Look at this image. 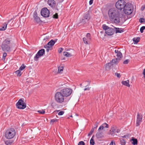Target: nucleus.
<instances>
[{
    "label": "nucleus",
    "instance_id": "8",
    "mask_svg": "<svg viewBox=\"0 0 145 145\" xmlns=\"http://www.w3.org/2000/svg\"><path fill=\"white\" fill-rule=\"evenodd\" d=\"M16 105L17 108L19 109H24L26 106V103L22 99H20L18 100Z\"/></svg>",
    "mask_w": 145,
    "mask_h": 145
},
{
    "label": "nucleus",
    "instance_id": "49",
    "mask_svg": "<svg viewBox=\"0 0 145 145\" xmlns=\"http://www.w3.org/2000/svg\"><path fill=\"white\" fill-rule=\"evenodd\" d=\"M115 145V144L114 141H112L110 143V145Z\"/></svg>",
    "mask_w": 145,
    "mask_h": 145
},
{
    "label": "nucleus",
    "instance_id": "51",
    "mask_svg": "<svg viewBox=\"0 0 145 145\" xmlns=\"http://www.w3.org/2000/svg\"><path fill=\"white\" fill-rule=\"evenodd\" d=\"M145 8V5L143 6L141 8V10L142 11H143Z\"/></svg>",
    "mask_w": 145,
    "mask_h": 145
},
{
    "label": "nucleus",
    "instance_id": "35",
    "mask_svg": "<svg viewBox=\"0 0 145 145\" xmlns=\"http://www.w3.org/2000/svg\"><path fill=\"white\" fill-rule=\"evenodd\" d=\"M110 131L111 132V134H113L116 132V130L114 128H112L111 129Z\"/></svg>",
    "mask_w": 145,
    "mask_h": 145
},
{
    "label": "nucleus",
    "instance_id": "44",
    "mask_svg": "<svg viewBox=\"0 0 145 145\" xmlns=\"http://www.w3.org/2000/svg\"><path fill=\"white\" fill-rule=\"evenodd\" d=\"M115 76H116L118 78H120L121 77L120 74V73H118L117 72H116L115 73Z\"/></svg>",
    "mask_w": 145,
    "mask_h": 145
},
{
    "label": "nucleus",
    "instance_id": "27",
    "mask_svg": "<svg viewBox=\"0 0 145 145\" xmlns=\"http://www.w3.org/2000/svg\"><path fill=\"white\" fill-rule=\"evenodd\" d=\"M94 137V135H93L90 140V144L91 145H94L95 144V142L93 138Z\"/></svg>",
    "mask_w": 145,
    "mask_h": 145
},
{
    "label": "nucleus",
    "instance_id": "21",
    "mask_svg": "<svg viewBox=\"0 0 145 145\" xmlns=\"http://www.w3.org/2000/svg\"><path fill=\"white\" fill-rule=\"evenodd\" d=\"M55 1L54 0H48V4L49 6L52 7L54 5Z\"/></svg>",
    "mask_w": 145,
    "mask_h": 145
},
{
    "label": "nucleus",
    "instance_id": "32",
    "mask_svg": "<svg viewBox=\"0 0 145 145\" xmlns=\"http://www.w3.org/2000/svg\"><path fill=\"white\" fill-rule=\"evenodd\" d=\"M89 40V39H87L86 38L84 37L83 38V40L85 44H88V41Z\"/></svg>",
    "mask_w": 145,
    "mask_h": 145
},
{
    "label": "nucleus",
    "instance_id": "53",
    "mask_svg": "<svg viewBox=\"0 0 145 145\" xmlns=\"http://www.w3.org/2000/svg\"><path fill=\"white\" fill-rule=\"evenodd\" d=\"M93 0H90L89 1V4L90 5H91L93 3Z\"/></svg>",
    "mask_w": 145,
    "mask_h": 145
},
{
    "label": "nucleus",
    "instance_id": "7",
    "mask_svg": "<svg viewBox=\"0 0 145 145\" xmlns=\"http://www.w3.org/2000/svg\"><path fill=\"white\" fill-rule=\"evenodd\" d=\"M126 3L124 0H119L116 3V8L119 10H121L125 7Z\"/></svg>",
    "mask_w": 145,
    "mask_h": 145
},
{
    "label": "nucleus",
    "instance_id": "38",
    "mask_svg": "<svg viewBox=\"0 0 145 145\" xmlns=\"http://www.w3.org/2000/svg\"><path fill=\"white\" fill-rule=\"evenodd\" d=\"M87 21H86V20L84 19V18L82 19L81 21V22L83 24H84L86 23V22Z\"/></svg>",
    "mask_w": 145,
    "mask_h": 145
},
{
    "label": "nucleus",
    "instance_id": "25",
    "mask_svg": "<svg viewBox=\"0 0 145 145\" xmlns=\"http://www.w3.org/2000/svg\"><path fill=\"white\" fill-rule=\"evenodd\" d=\"M14 141L12 140H8L5 141V143L7 145H11Z\"/></svg>",
    "mask_w": 145,
    "mask_h": 145
},
{
    "label": "nucleus",
    "instance_id": "30",
    "mask_svg": "<svg viewBox=\"0 0 145 145\" xmlns=\"http://www.w3.org/2000/svg\"><path fill=\"white\" fill-rule=\"evenodd\" d=\"M139 22L142 24H145V19L143 18H141L139 19Z\"/></svg>",
    "mask_w": 145,
    "mask_h": 145
},
{
    "label": "nucleus",
    "instance_id": "55",
    "mask_svg": "<svg viewBox=\"0 0 145 145\" xmlns=\"http://www.w3.org/2000/svg\"><path fill=\"white\" fill-rule=\"evenodd\" d=\"M122 138H127L128 137V136H127V135H124L123 136H122Z\"/></svg>",
    "mask_w": 145,
    "mask_h": 145
},
{
    "label": "nucleus",
    "instance_id": "43",
    "mask_svg": "<svg viewBox=\"0 0 145 145\" xmlns=\"http://www.w3.org/2000/svg\"><path fill=\"white\" fill-rule=\"evenodd\" d=\"M78 145H85V144L83 141H81L79 142Z\"/></svg>",
    "mask_w": 145,
    "mask_h": 145
},
{
    "label": "nucleus",
    "instance_id": "1",
    "mask_svg": "<svg viewBox=\"0 0 145 145\" xmlns=\"http://www.w3.org/2000/svg\"><path fill=\"white\" fill-rule=\"evenodd\" d=\"M108 15L112 22L117 24L120 22V13L117 9L114 8L110 9L108 11Z\"/></svg>",
    "mask_w": 145,
    "mask_h": 145
},
{
    "label": "nucleus",
    "instance_id": "14",
    "mask_svg": "<svg viewBox=\"0 0 145 145\" xmlns=\"http://www.w3.org/2000/svg\"><path fill=\"white\" fill-rule=\"evenodd\" d=\"M13 18H11L10 20H8L7 22L4 23L1 26V31H5L7 28V25L11 21L13 20Z\"/></svg>",
    "mask_w": 145,
    "mask_h": 145
},
{
    "label": "nucleus",
    "instance_id": "46",
    "mask_svg": "<svg viewBox=\"0 0 145 145\" xmlns=\"http://www.w3.org/2000/svg\"><path fill=\"white\" fill-rule=\"evenodd\" d=\"M64 113V112L63 111H61L59 112L58 114L59 115H62Z\"/></svg>",
    "mask_w": 145,
    "mask_h": 145
},
{
    "label": "nucleus",
    "instance_id": "61",
    "mask_svg": "<svg viewBox=\"0 0 145 145\" xmlns=\"http://www.w3.org/2000/svg\"><path fill=\"white\" fill-rule=\"evenodd\" d=\"M64 0H59V2H60V3H61Z\"/></svg>",
    "mask_w": 145,
    "mask_h": 145
},
{
    "label": "nucleus",
    "instance_id": "60",
    "mask_svg": "<svg viewBox=\"0 0 145 145\" xmlns=\"http://www.w3.org/2000/svg\"><path fill=\"white\" fill-rule=\"evenodd\" d=\"M120 131V130L117 129L116 131V132H117V133H118V132H119Z\"/></svg>",
    "mask_w": 145,
    "mask_h": 145
},
{
    "label": "nucleus",
    "instance_id": "54",
    "mask_svg": "<svg viewBox=\"0 0 145 145\" xmlns=\"http://www.w3.org/2000/svg\"><path fill=\"white\" fill-rule=\"evenodd\" d=\"M90 88H88V87L84 89V91H86V90H90Z\"/></svg>",
    "mask_w": 145,
    "mask_h": 145
},
{
    "label": "nucleus",
    "instance_id": "34",
    "mask_svg": "<svg viewBox=\"0 0 145 145\" xmlns=\"http://www.w3.org/2000/svg\"><path fill=\"white\" fill-rule=\"evenodd\" d=\"M26 67V66L24 64H22V66L20 67L19 69L20 70H23Z\"/></svg>",
    "mask_w": 145,
    "mask_h": 145
},
{
    "label": "nucleus",
    "instance_id": "23",
    "mask_svg": "<svg viewBox=\"0 0 145 145\" xmlns=\"http://www.w3.org/2000/svg\"><path fill=\"white\" fill-rule=\"evenodd\" d=\"M56 42V41H55L52 40H51L48 43V46H53Z\"/></svg>",
    "mask_w": 145,
    "mask_h": 145
},
{
    "label": "nucleus",
    "instance_id": "24",
    "mask_svg": "<svg viewBox=\"0 0 145 145\" xmlns=\"http://www.w3.org/2000/svg\"><path fill=\"white\" fill-rule=\"evenodd\" d=\"M131 141H132L133 142H132V144L133 145H137V140L134 138H132L131 139Z\"/></svg>",
    "mask_w": 145,
    "mask_h": 145
},
{
    "label": "nucleus",
    "instance_id": "19",
    "mask_svg": "<svg viewBox=\"0 0 145 145\" xmlns=\"http://www.w3.org/2000/svg\"><path fill=\"white\" fill-rule=\"evenodd\" d=\"M129 80H127L126 81H123L122 82V84L127 86L128 87H129L130 86V85L129 84Z\"/></svg>",
    "mask_w": 145,
    "mask_h": 145
},
{
    "label": "nucleus",
    "instance_id": "6",
    "mask_svg": "<svg viewBox=\"0 0 145 145\" xmlns=\"http://www.w3.org/2000/svg\"><path fill=\"white\" fill-rule=\"evenodd\" d=\"M102 28L105 31L106 34L108 35H112L114 33L115 30L113 28L110 27L105 24H103L102 26Z\"/></svg>",
    "mask_w": 145,
    "mask_h": 145
},
{
    "label": "nucleus",
    "instance_id": "33",
    "mask_svg": "<svg viewBox=\"0 0 145 145\" xmlns=\"http://www.w3.org/2000/svg\"><path fill=\"white\" fill-rule=\"evenodd\" d=\"M63 67L62 66H59L58 67V71L59 73L61 71H63Z\"/></svg>",
    "mask_w": 145,
    "mask_h": 145
},
{
    "label": "nucleus",
    "instance_id": "36",
    "mask_svg": "<svg viewBox=\"0 0 145 145\" xmlns=\"http://www.w3.org/2000/svg\"><path fill=\"white\" fill-rule=\"evenodd\" d=\"M94 131V128H92L90 131L89 133H88V136H90L92 134V133H93Z\"/></svg>",
    "mask_w": 145,
    "mask_h": 145
},
{
    "label": "nucleus",
    "instance_id": "48",
    "mask_svg": "<svg viewBox=\"0 0 145 145\" xmlns=\"http://www.w3.org/2000/svg\"><path fill=\"white\" fill-rule=\"evenodd\" d=\"M63 50V49L61 48H59V50H58V52L59 53H61Z\"/></svg>",
    "mask_w": 145,
    "mask_h": 145
},
{
    "label": "nucleus",
    "instance_id": "18",
    "mask_svg": "<svg viewBox=\"0 0 145 145\" xmlns=\"http://www.w3.org/2000/svg\"><path fill=\"white\" fill-rule=\"evenodd\" d=\"M96 136L98 139L102 138L103 137V133L99 132H98L96 133Z\"/></svg>",
    "mask_w": 145,
    "mask_h": 145
},
{
    "label": "nucleus",
    "instance_id": "58",
    "mask_svg": "<svg viewBox=\"0 0 145 145\" xmlns=\"http://www.w3.org/2000/svg\"><path fill=\"white\" fill-rule=\"evenodd\" d=\"M48 49L49 50H51L52 49V48L51 46H49V47H48Z\"/></svg>",
    "mask_w": 145,
    "mask_h": 145
},
{
    "label": "nucleus",
    "instance_id": "13",
    "mask_svg": "<svg viewBox=\"0 0 145 145\" xmlns=\"http://www.w3.org/2000/svg\"><path fill=\"white\" fill-rule=\"evenodd\" d=\"M142 117L143 116L142 115H140L139 113H137V119L136 123V126H138L140 125V123L142 121Z\"/></svg>",
    "mask_w": 145,
    "mask_h": 145
},
{
    "label": "nucleus",
    "instance_id": "28",
    "mask_svg": "<svg viewBox=\"0 0 145 145\" xmlns=\"http://www.w3.org/2000/svg\"><path fill=\"white\" fill-rule=\"evenodd\" d=\"M101 127H102V129H103L104 128H108V125L106 123H103L101 125Z\"/></svg>",
    "mask_w": 145,
    "mask_h": 145
},
{
    "label": "nucleus",
    "instance_id": "26",
    "mask_svg": "<svg viewBox=\"0 0 145 145\" xmlns=\"http://www.w3.org/2000/svg\"><path fill=\"white\" fill-rule=\"evenodd\" d=\"M63 54L64 56L67 57H69L72 56L71 54L67 52H64Z\"/></svg>",
    "mask_w": 145,
    "mask_h": 145
},
{
    "label": "nucleus",
    "instance_id": "40",
    "mask_svg": "<svg viewBox=\"0 0 145 145\" xmlns=\"http://www.w3.org/2000/svg\"><path fill=\"white\" fill-rule=\"evenodd\" d=\"M37 112L40 114H44L45 113L44 110H38Z\"/></svg>",
    "mask_w": 145,
    "mask_h": 145
},
{
    "label": "nucleus",
    "instance_id": "50",
    "mask_svg": "<svg viewBox=\"0 0 145 145\" xmlns=\"http://www.w3.org/2000/svg\"><path fill=\"white\" fill-rule=\"evenodd\" d=\"M86 82H87L88 83V85H87L86 87L87 86L89 85L90 84V83L91 82V81L89 80H87L86 81Z\"/></svg>",
    "mask_w": 145,
    "mask_h": 145
},
{
    "label": "nucleus",
    "instance_id": "37",
    "mask_svg": "<svg viewBox=\"0 0 145 145\" xmlns=\"http://www.w3.org/2000/svg\"><path fill=\"white\" fill-rule=\"evenodd\" d=\"M7 54L5 53L4 52L3 54V58L2 59V60L3 61H4L5 60V57L7 56Z\"/></svg>",
    "mask_w": 145,
    "mask_h": 145
},
{
    "label": "nucleus",
    "instance_id": "20",
    "mask_svg": "<svg viewBox=\"0 0 145 145\" xmlns=\"http://www.w3.org/2000/svg\"><path fill=\"white\" fill-rule=\"evenodd\" d=\"M116 32V33H121L123 32V29L122 28H115Z\"/></svg>",
    "mask_w": 145,
    "mask_h": 145
},
{
    "label": "nucleus",
    "instance_id": "17",
    "mask_svg": "<svg viewBox=\"0 0 145 145\" xmlns=\"http://www.w3.org/2000/svg\"><path fill=\"white\" fill-rule=\"evenodd\" d=\"M83 18L86 20L87 21H88L91 18L90 15L88 13H86L84 15Z\"/></svg>",
    "mask_w": 145,
    "mask_h": 145
},
{
    "label": "nucleus",
    "instance_id": "12",
    "mask_svg": "<svg viewBox=\"0 0 145 145\" xmlns=\"http://www.w3.org/2000/svg\"><path fill=\"white\" fill-rule=\"evenodd\" d=\"M45 52V50L44 49L39 50L34 57V60L36 61H37L39 57L43 56Z\"/></svg>",
    "mask_w": 145,
    "mask_h": 145
},
{
    "label": "nucleus",
    "instance_id": "62",
    "mask_svg": "<svg viewBox=\"0 0 145 145\" xmlns=\"http://www.w3.org/2000/svg\"><path fill=\"white\" fill-rule=\"evenodd\" d=\"M46 51L47 52H48L49 50L48 49H46Z\"/></svg>",
    "mask_w": 145,
    "mask_h": 145
},
{
    "label": "nucleus",
    "instance_id": "15",
    "mask_svg": "<svg viewBox=\"0 0 145 145\" xmlns=\"http://www.w3.org/2000/svg\"><path fill=\"white\" fill-rule=\"evenodd\" d=\"M33 17L35 21L37 23H40L41 20L40 18L37 16V14L36 10H35L33 13Z\"/></svg>",
    "mask_w": 145,
    "mask_h": 145
},
{
    "label": "nucleus",
    "instance_id": "52",
    "mask_svg": "<svg viewBox=\"0 0 145 145\" xmlns=\"http://www.w3.org/2000/svg\"><path fill=\"white\" fill-rule=\"evenodd\" d=\"M49 46H48V44H46V45H45L44 46V47L45 48L48 49V47H49Z\"/></svg>",
    "mask_w": 145,
    "mask_h": 145
},
{
    "label": "nucleus",
    "instance_id": "42",
    "mask_svg": "<svg viewBox=\"0 0 145 145\" xmlns=\"http://www.w3.org/2000/svg\"><path fill=\"white\" fill-rule=\"evenodd\" d=\"M90 37V34L89 33H88L86 35V37H87V39L89 40L91 39Z\"/></svg>",
    "mask_w": 145,
    "mask_h": 145
},
{
    "label": "nucleus",
    "instance_id": "2",
    "mask_svg": "<svg viewBox=\"0 0 145 145\" xmlns=\"http://www.w3.org/2000/svg\"><path fill=\"white\" fill-rule=\"evenodd\" d=\"M10 40L7 38L3 42L1 45V48L4 51L8 52L10 48Z\"/></svg>",
    "mask_w": 145,
    "mask_h": 145
},
{
    "label": "nucleus",
    "instance_id": "31",
    "mask_svg": "<svg viewBox=\"0 0 145 145\" xmlns=\"http://www.w3.org/2000/svg\"><path fill=\"white\" fill-rule=\"evenodd\" d=\"M16 74H17L18 76H20L22 74V73L21 72V71L20 70L16 71L15 72Z\"/></svg>",
    "mask_w": 145,
    "mask_h": 145
},
{
    "label": "nucleus",
    "instance_id": "45",
    "mask_svg": "<svg viewBox=\"0 0 145 145\" xmlns=\"http://www.w3.org/2000/svg\"><path fill=\"white\" fill-rule=\"evenodd\" d=\"M57 121V119H52L51 120L50 123H53L54 122Z\"/></svg>",
    "mask_w": 145,
    "mask_h": 145
},
{
    "label": "nucleus",
    "instance_id": "22",
    "mask_svg": "<svg viewBox=\"0 0 145 145\" xmlns=\"http://www.w3.org/2000/svg\"><path fill=\"white\" fill-rule=\"evenodd\" d=\"M140 38L139 37L137 38H134L133 39V41L134 42L135 44H137L139 41Z\"/></svg>",
    "mask_w": 145,
    "mask_h": 145
},
{
    "label": "nucleus",
    "instance_id": "9",
    "mask_svg": "<svg viewBox=\"0 0 145 145\" xmlns=\"http://www.w3.org/2000/svg\"><path fill=\"white\" fill-rule=\"evenodd\" d=\"M118 63V59H113L110 63L106 64L105 67L106 70L108 71L110 69L111 67L112 66L114 63L117 65Z\"/></svg>",
    "mask_w": 145,
    "mask_h": 145
},
{
    "label": "nucleus",
    "instance_id": "16",
    "mask_svg": "<svg viewBox=\"0 0 145 145\" xmlns=\"http://www.w3.org/2000/svg\"><path fill=\"white\" fill-rule=\"evenodd\" d=\"M115 52L116 54V55L117 57V58L116 59H118V63L119 62L120 60V59L122 57V54L120 51H119L118 50H115Z\"/></svg>",
    "mask_w": 145,
    "mask_h": 145
},
{
    "label": "nucleus",
    "instance_id": "64",
    "mask_svg": "<svg viewBox=\"0 0 145 145\" xmlns=\"http://www.w3.org/2000/svg\"><path fill=\"white\" fill-rule=\"evenodd\" d=\"M13 24H12V25H11V26H13Z\"/></svg>",
    "mask_w": 145,
    "mask_h": 145
},
{
    "label": "nucleus",
    "instance_id": "3",
    "mask_svg": "<svg viewBox=\"0 0 145 145\" xmlns=\"http://www.w3.org/2000/svg\"><path fill=\"white\" fill-rule=\"evenodd\" d=\"M16 135V131L13 128L8 129L5 133V137L8 139L13 138Z\"/></svg>",
    "mask_w": 145,
    "mask_h": 145
},
{
    "label": "nucleus",
    "instance_id": "10",
    "mask_svg": "<svg viewBox=\"0 0 145 145\" xmlns=\"http://www.w3.org/2000/svg\"><path fill=\"white\" fill-rule=\"evenodd\" d=\"M60 91L64 97H67L71 94L72 92V90L71 89L66 88L61 90Z\"/></svg>",
    "mask_w": 145,
    "mask_h": 145
},
{
    "label": "nucleus",
    "instance_id": "4",
    "mask_svg": "<svg viewBox=\"0 0 145 145\" xmlns=\"http://www.w3.org/2000/svg\"><path fill=\"white\" fill-rule=\"evenodd\" d=\"M123 9L124 12L127 15L131 14L133 12V10L132 5L129 3H127Z\"/></svg>",
    "mask_w": 145,
    "mask_h": 145
},
{
    "label": "nucleus",
    "instance_id": "41",
    "mask_svg": "<svg viewBox=\"0 0 145 145\" xmlns=\"http://www.w3.org/2000/svg\"><path fill=\"white\" fill-rule=\"evenodd\" d=\"M53 18H54L57 19L58 18V14L56 13L53 16Z\"/></svg>",
    "mask_w": 145,
    "mask_h": 145
},
{
    "label": "nucleus",
    "instance_id": "29",
    "mask_svg": "<svg viewBox=\"0 0 145 145\" xmlns=\"http://www.w3.org/2000/svg\"><path fill=\"white\" fill-rule=\"evenodd\" d=\"M120 142L121 145H125V141L123 138L120 139Z\"/></svg>",
    "mask_w": 145,
    "mask_h": 145
},
{
    "label": "nucleus",
    "instance_id": "39",
    "mask_svg": "<svg viewBox=\"0 0 145 145\" xmlns=\"http://www.w3.org/2000/svg\"><path fill=\"white\" fill-rule=\"evenodd\" d=\"M145 29V26H143L140 29V32L142 33L143 32V31L144 29Z\"/></svg>",
    "mask_w": 145,
    "mask_h": 145
},
{
    "label": "nucleus",
    "instance_id": "63",
    "mask_svg": "<svg viewBox=\"0 0 145 145\" xmlns=\"http://www.w3.org/2000/svg\"><path fill=\"white\" fill-rule=\"evenodd\" d=\"M61 60H65V58H62L61 59Z\"/></svg>",
    "mask_w": 145,
    "mask_h": 145
},
{
    "label": "nucleus",
    "instance_id": "47",
    "mask_svg": "<svg viewBox=\"0 0 145 145\" xmlns=\"http://www.w3.org/2000/svg\"><path fill=\"white\" fill-rule=\"evenodd\" d=\"M129 62V59H126L123 62V63L124 64H127Z\"/></svg>",
    "mask_w": 145,
    "mask_h": 145
},
{
    "label": "nucleus",
    "instance_id": "5",
    "mask_svg": "<svg viewBox=\"0 0 145 145\" xmlns=\"http://www.w3.org/2000/svg\"><path fill=\"white\" fill-rule=\"evenodd\" d=\"M64 96L60 91L56 92L55 95L56 101L59 103H62L64 101Z\"/></svg>",
    "mask_w": 145,
    "mask_h": 145
},
{
    "label": "nucleus",
    "instance_id": "57",
    "mask_svg": "<svg viewBox=\"0 0 145 145\" xmlns=\"http://www.w3.org/2000/svg\"><path fill=\"white\" fill-rule=\"evenodd\" d=\"M97 126H98L97 124H96L95 125L94 127H93V128H94V129H96L97 127Z\"/></svg>",
    "mask_w": 145,
    "mask_h": 145
},
{
    "label": "nucleus",
    "instance_id": "11",
    "mask_svg": "<svg viewBox=\"0 0 145 145\" xmlns=\"http://www.w3.org/2000/svg\"><path fill=\"white\" fill-rule=\"evenodd\" d=\"M50 12L46 8H42L41 10V15L43 17L47 18L49 16Z\"/></svg>",
    "mask_w": 145,
    "mask_h": 145
},
{
    "label": "nucleus",
    "instance_id": "59",
    "mask_svg": "<svg viewBox=\"0 0 145 145\" xmlns=\"http://www.w3.org/2000/svg\"><path fill=\"white\" fill-rule=\"evenodd\" d=\"M102 127H101V125L100 127L99 128V129H98V130L99 131L100 130H101L102 129Z\"/></svg>",
    "mask_w": 145,
    "mask_h": 145
},
{
    "label": "nucleus",
    "instance_id": "56",
    "mask_svg": "<svg viewBox=\"0 0 145 145\" xmlns=\"http://www.w3.org/2000/svg\"><path fill=\"white\" fill-rule=\"evenodd\" d=\"M143 74L144 75V77L145 78V69L143 70Z\"/></svg>",
    "mask_w": 145,
    "mask_h": 145
}]
</instances>
